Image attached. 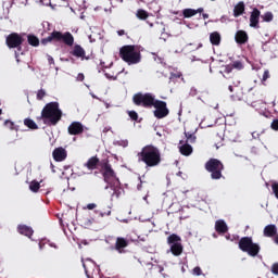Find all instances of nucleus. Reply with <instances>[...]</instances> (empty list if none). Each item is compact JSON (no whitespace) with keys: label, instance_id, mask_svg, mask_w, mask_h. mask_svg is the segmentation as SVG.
<instances>
[{"label":"nucleus","instance_id":"f257e3e1","mask_svg":"<svg viewBox=\"0 0 278 278\" xmlns=\"http://www.w3.org/2000/svg\"><path fill=\"white\" fill-rule=\"evenodd\" d=\"M139 162H143L147 168H153L160 166L162 162V153L155 146H146L141 152L138 153Z\"/></svg>","mask_w":278,"mask_h":278},{"label":"nucleus","instance_id":"f03ea898","mask_svg":"<svg viewBox=\"0 0 278 278\" xmlns=\"http://www.w3.org/2000/svg\"><path fill=\"white\" fill-rule=\"evenodd\" d=\"M62 119V110H60V103L50 102L45 105L41 111V116L39 121H42L43 125H58Z\"/></svg>","mask_w":278,"mask_h":278},{"label":"nucleus","instance_id":"7ed1b4c3","mask_svg":"<svg viewBox=\"0 0 278 278\" xmlns=\"http://www.w3.org/2000/svg\"><path fill=\"white\" fill-rule=\"evenodd\" d=\"M103 177L105 184H108L105 190H110L111 188V190H113L112 197H121V180L116 177L114 169H112V165H104Z\"/></svg>","mask_w":278,"mask_h":278},{"label":"nucleus","instance_id":"20e7f679","mask_svg":"<svg viewBox=\"0 0 278 278\" xmlns=\"http://www.w3.org/2000/svg\"><path fill=\"white\" fill-rule=\"evenodd\" d=\"M49 42H64L67 47H73L75 38L68 31L62 34V31L54 30L48 37L41 39V45L47 46Z\"/></svg>","mask_w":278,"mask_h":278},{"label":"nucleus","instance_id":"39448f33","mask_svg":"<svg viewBox=\"0 0 278 278\" xmlns=\"http://www.w3.org/2000/svg\"><path fill=\"white\" fill-rule=\"evenodd\" d=\"M119 55L124 62H127L129 66L131 64H140L142 56L140 55V50L136 46H124L119 50Z\"/></svg>","mask_w":278,"mask_h":278},{"label":"nucleus","instance_id":"423d86ee","mask_svg":"<svg viewBox=\"0 0 278 278\" xmlns=\"http://www.w3.org/2000/svg\"><path fill=\"white\" fill-rule=\"evenodd\" d=\"M239 249L243 253H248L250 257H257L262 248L260 243L253 242L252 237H243L239 240Z\"/></svg>","mask_w":278,"mask_h":278},{"label":"nucleus","instance_id":"0eeeda50","mask_svg":"<svg viewBox=\"0 0 278 278\" xmlns=\"http://www.w3.org/2000/svg\"><path fill=\"white\" fill-rule=\"evenodd\" d=\"M167 244L169 249L166 251V253H172L174 257H179L181 253H184V245L181 244V237L178 235H170L167 237Z\"/></svg>","mask_w":278,"mask_h":278},{"label":"nucleus","instance_id":"6e6552de","mask_svg":"<svg viewBox=\"0 0 278 278\" xmlns=\"http://www.w3.org/2000/svg\"><path fill=\"white\" fill-rule=\"evenodd\" d=\"M206 170L211 173L212 179H220L223 177V163L218 161L217 159H211L205 164Z\"/></svg>","mask_w":278,"mask_h":278},{"label":"nucleus","instance_id":"1a4fd4ad","mask_svg":"<svg viewBox=\"0 0 278 278\" xmlns=\"http://www.w3.org/2000/svg\"><path fill=\"white\" fill-rule=\"evenodd\" d=\"M135 105H141V108H153L155 102V96L152 93H136L132 97Z\"/></svg>","mask_w":278,"mask_h":278},{"label":"nucleus","instance_id":"9d476101","mask_svg":"<svg viewBox=\"0 0 278 278\" xmlns=\"http://www.w3.org/2000/svg\"><path fill=\"white\" fill-rule=\"evenodd\" d=\"M152 108H154V116L155 118H166L170 111L168 110V106H166V102L162 100H154V103L152 104Z\"/></svg>","mask_w":278,"mask_h":278},{"label":"nucleus","instance_id":"9b49d317","mask_svg":"<svg viewBox=\"0 0 278 278\" xmlns=\"http://www.w3.org/2000/svg\"><path fill=\"white\" fill-rule=\"evenodd\" d=\"M7 45L9 49H17L21 51V45H23V37L21 35L13 33L7 37Z\"/></svg>","mask_w":278,"mask_h":278},{"label":"nucleus","instance_id":"f8f14e48","mask_svg":"<svg viewBox=\"0 0 278 278\" xmlns=\"http://www.w3.org/2000/svg\"><path fill=\"white\" fill-rule=\"evenodd\" d=\"M83 132H84V125H81V123L79 122H73L68 126V134L71 136H78V134H83Z\"/></svg>","mask_w":278,"mask_h":278},{"label":"nucleus","instance_id":"ddd939ff","mask_svg":"<svg viewBox=\"0 0 278 278\" xmlns=\"http://www.w3.org/2000/svg\"><path fill=\"white\" fill-rule=\"evenodd\" d=\"M52 155L55 162H64L66 160V150L64 148H56L52 152Z\"/></svg>","mask_w":278,"mask_h":278},{"label":"nucleus","instance_id":"4468645a","mask_svg":"<svg viewBox=\"0 0 278 278\" xmlns=\"http://www.w3.org/2000/svg\"><path fill=\"white\" fill-rule=\"evenodd\" d=\"M179 152L181 153V155H192V146H190V143L185 142L184 140H180L179 142Z\"/></svg>","mask_w":278,"mask_h":278},{"label":"nucleus","instance_id":"2eb2a0df","mask_svg":"<svg viewBox=\"0 0 278 278\" xmlns=\"http://www.w3.org/2000/svg\"><path fill=\"white\" fill-rule=\"evenodd\" d=\"M260 10L253 9L250 16V27H260Z\"/></svg>","mask_w":278,"mask_h":278},{"label":"nucleus","instance_id":"dca6fc26","mask_svg":"<svg viewBox=\"0 0 278 278\" xmlns=\"http://www.w3.org/2000/svg\"><path fill=\"white\" fill-rule=\"evenodd\" d=\"M237 45H245L249 40V35L244 30H238L235 36Z\"/></svg>","mask_w":278,"mask_h":278},{"label":"nucleus","instance_id":"f3484780","mask_svg":"<svg viewBox=\"0 0 278 278\" xmlns=\"http://www.w3.org/2000/svg\"><path fill=\"white\" fill-rule=\"evenodd\" d=\"M263 233L265 238H273L274 236H277V226L275 224L267 225L264 228Z\"/></svg>","mask_w":278,"mask_h":278},{"label":"nucleus","instance_id":"a211bd4d","mask_svg":"<svg viewBox=\"0 0 278 278\" xmlns=\"http://www.w3.org/2000/svg\"><path fill=\"white\" fill-rule=\"evenodd\" d=\"M228 229L229 228L227 227V223H225V220L218 219L215 222V230L217 233H227Z\"/></svg>","mask_w":278,"mask_h":278},{"label":"nucleus","instance_id":"6ab92c4d","mask_svg":"<svg viewBox=\"0 0 278 278\" xmlns=\"http://www.w3.org/2000/svg\"><path fill=\"white\" fill-rule=\"evenodd\" d=\"M18 233H21L22 236H26L27 238H31V236H34V229H31V227L26 226V225H20L17 227Z\"/></svg>","mask_w":278,"mask_h":278},{"label":"nucleus","instance_id":"aec40b11","mask_svg":"<svg viewBox=\"0 0 278 278\" xmlns=\"http://www.w3.org/2000/svg\"><path fill=\"white\" fill-rule=\"evenodd\" d=\"M72 55H74V58H81L83 60H85L86 50H84V48H81V46L76 45L72 51Z\"/></svg>","mask_w":278,"mask_h":278},{"label":"nucleus","instance_id":"412c9836","mask_svg":"<svg viewBox=\"0 0 278 278\" xmlns=\"http://www.w3.org/2000/svg\"><path fill=\"white\" fill-rule=\"evenodd\" d=\"M98 165H99V159H98L97 156L90 157V159L85 163V166H86L89 170H94V168H97Z\"/></svg>","mask_w":278,"mask_h":278},{"label":"nucleus","instance_id":"4be33fe9","mask_svg":"<svg viewBox=\"0 0 278 278\" xmlns=\"http://www.w3.org/2000/svg\"><path fill=\"white\" fill-rule=\"evenodd\" d=\"M125 247H127V240H125V238L118 237L116 239L115 250L118 251V253H123V249H125Z\"/></svg>","mask_w":278,"mask_h":278},{"label":"nucleus","instance_id":"5701e85b","mask_svg":"<svg viewBox=\"0 0 278 278\" xmlns=\"http://www.w3.org/2000/svg\"><path fill=\"white\" fill-rule=\"evenodd\" d=\"M210 42L211 45L218 47V45H220V33L218 31L211 33Z\"/></svg>","mask_w":278,"mask_h":278},{"label":"nucleus","instance_id":"b1692460","mask_svg":"<svg viewBox=\"0 0 278 278\" xmlns=\"http://www.w3.org/2000/svg\"><path fill=\"white\" fill-rule=\"evenodd\" d=\"M242 14H244V2H239L237 5H235L233 16L238 18V16H242Z\"/></svg>","mask_w":278,"mask_h":278},{"label":"nucleus","instance_id":"393cba45","mask_svg":"<svg viewBox=\"0 0 278 278\" xmlns=\"http://www.w3.org/2000/svg\"><path fill=\"white\" fill-rule=\"evenodd\" d=\"M182 16H185V18H192V16H197V10H194V9H185L182 11Z\"/></svg>","mask_w":278,"mask_h":278},{"label":"nucleus","instance_id":"a878e982","mask_svg":"<svg viewBox=\"0 0 278 278\" xmlns=\"http://www.w3.org/2000/svg\"><path fill=\"white\" fill-rule=\"evenodd\" d=\"M24 125L28 127V129H38V124L31 118L24 119Z\"/></svg>","mask_w":278,"mask_h":278},{"label":"nucleus","instance_id":"bb28decb","mask_svg":"<svg viewBox=\"0 0 278 278\" xmlns=\"http://www.w3.org/2000/svg\"><path fill=\"white\" fill-rule=\"evenodd\" d=\"M28 43L31 45V47H38V45H40V40L38 39V37L34 36V35H28Z\"/></svg>","mask_w":278,"mask_h":278},{"label":"nucleus","instance_id":"cd10ccee","mask_svg":"<svg viewBox=\"0 0 278 278\" xmlns=\"http://www.w3.org/2000/svg\"><path fill=\"white\" fill-rule=\"evenodd\" d=\"M29 190L30 192H38V190H40V182L38 180L30 181Z\"/></svg>","mask_w":278,"mask_h":278},{"label":"nucleus","instance_id":"c85d7f7f","mask_svg":"<svg viewBox=\"0 0 278 278\" xmlns=\"http://www.w3.org/2000/svg\"><path fill=\"white\" fill-rule=\"evenodd\" d=\"M266 102L257 101V102H252L251 108H254L255 110H266Z\"/></svg>","mask_w":278,"mask_h":278},{"label":"nucleus","instance_id":"c756f323","mask_svg":"<svg viewBox=\"0 0 278 278\" xmlns=\"http://www.w3.org/2000/svg\"><path fill=\"white\" fill-rule=\"evenodd\" d=\"M185 136L187 138V141H185V142H190L191 144H194V142H197V136H194V134L185 132Z\"/></svg>","mask_w":278,"mask_h":278},{"label":"nucleus","instance_id":"7c9ffc66","mask_svg":"<svg viewBox=\"0 0 278 278\" xmlns=\"http://www.w3.org/2000/svg\"><path fill=\"white\" fill-rule=\"evenodd\" d=\"M137 17L140 18V21H146V18H149V13L142 9L137 11Z\"/></svg>","mask_w":278,"mask_h":278},{"label":"nucleus","instance_id":"2f4dec72","mask_svg":"<svg viewBox=\"0 0 278 278\" xmlns=\"http://www.w3.org/2000/svg\"><path fill=\"white\" fill-rule=\"evenodd\" d=\"M263 21H265V23H270V21H273L274 15L271 12H266L263 16H262Z\"/></svg>","mask_w":278,"mask_h":278},{"label":"nucleus","instance_id":"473e14b6","mask_svg":"<svg viewBox=\"0 0 278 278\" xmlns=\"http://www.w3.org/2000/svg\"><path fill=\"white\" fill-rule=\"evenodd\" d=\"M114 144H116L117 147H128L129 146V141L127 139L125 140H117V141H114Z\"/></svg>","mask_w":278,"mask_h":278},{"label":"nucleus","instance_id":"72a5a7b5","mask_svg":"<svg viewBox=\"0 0 278 278\" xmlns=\"http://www.w3.org/2000/svg\"><path fill=\"white\" fill-rule=\"evenodd\" d=\"M93 224H94V218H85L83 222V225H85V227H92Z\"/></svg>","mask_w":278,"mask_h":278},{"label":"nucleus","instance_id":"f704fd0d","mask_svg":"<svg viewBox=\"0 0 278 278\" xmlns=\"http://www.w3.org/2000/svg\"><path fill=\"white\" fill-rule=\"evenodd\" d=\"M232 68H237V71H242V68H244V65L240 61H235L232 63Z\"/></svg>","mask_w":278,"mask_h":278},{"label":"nucleus","instance_id":"c9c22d12","mask_svg":"<svg viewBox=\"0 0 278 278\" xmlns=\"http://www.w3.org/2000/svg\"><path fill=\"white\" fill-rule=\"evenodd\" d=\"M128 115L131 121H138V113L136 111H128Z\"/></svg>","mask_w":278,"mask_h":278},{"label":"nucleus","instance_id":"e433bc0d","mask_svg":"<svg viewBox=\"0 0 278 278\" xmlns=\"http://www.w3.org/2000/svg\"><path fill=\"white\" fill-rule=\"evenodd\" d=\"M47 94V92H45V90H39L38 92H37V99L39 100V101H42V99H45V96Z\"/></svg>","mask_w":278,"mask_h":278},{"label":"nucleus","instance_id":"4c0bfd02","mask_svg":"<svg viewBox=\"0 0 278 278\" xmlns=\"http://www.w3.org/2000/svg\"><path fill=\"white\" fill-rule=\"evenodd\" d=\"M181 77V72L170 73L169 79H179Z\"/></svg>","mask_w":278,"mask_h":278},{"label":"nucleus","instance_id":"58836bf2","mask_svg":"<svg viewBox=\"0 0 278 278\" xmlns=\"http://www.w3.org/2000/svg\"><path fill=\"white\" fill-rule=\"evenodd\" d=\"M270 127H271V129H274V131H278V119H274L271 122Z\"/></svg>","mask_w":278,"mask_h":278},{"label":"nucleus","instance_id":"ea45409f","mask_svg":"<svg viewBox=\"0 0 278 278\" xmlns=\"http://www.w3.org/2000/svg\"><path fill=\"white\" fill-rule=\"evenodd\" d=\"M189 94L190 97H197V94H199V91L197 90L195 87H191Z\"/></svg>","mask_w":278,"mask_h":278},{"label":"nucleus","instance_id":"a19ab883","mask_svg":"<svg viewBox=\"0 0 278 278\" xmlns=\"http://www.w3.org/2000/svg\"><path fill=\"white\" fill-rule=\"evenodd\" d=\"M273 275H278V263L271 265Z\"/></svg>","mask_w":278,"mask_h":278},{"label":"nucleus","instance_id":"79ce46f5","mask_svg":"<svg viewBox=\"0 0 278 278\" xmlns=\"http://www.w3.org/2000/svg\"><path fill=\"white\" fill-rule=\"evenodd\" d=\"M201 274H202L201 267L193 268V275H195L197 277H201Z\"/></svg>","mask_w":278,"mask_h":278},{"label":"nucleus","instance_id":"37998d69","mask_svg":"<svg viewBox=\"0 0 278 278\" xmlns=\"http://www.w3.org/2000/svg\"><path fill=\"white\" fill-rule=\"evenodd\" d=\"M4 125L9 128V129H14V123L13 122H11V121H5L4 122Z\"/></svg>","mask_w":278,"mask_h":278},{"label":"nucleus","instance_id":"c03bdc74","mask_svg":"<svg viewBox=\"0 0 278 278\" xmlns=\"http://www.w3.org/2000/svg\"><path fill=\"white\" fill-rule=\"evenodd\" d=\"M252 138H253L254 140H258V138H260V132L253 131V132H252Z\"/></svg>","mask_w":278,"mask_h":278},{"label":"nucleus","instance_id":"a18cd8bd","mask_svg":"<svg viewBox=\"0 0 278 278\" xmlns=\"http://www.w3.org/2000/svg\"><path fill=\"white\" fill-rule=\"evenodd\" d=\"M111 215H112V211H108L106 213L100 212L101 218H103V216H111Z\"/></svg>","mask_w":278,"mask_h":278},{"label":"nucleus","instance_id":"49530a36","mask_svg":"<svg viewBox=\"0 0 278 278\" xmlns=\"http://www.w3.org/2000/svg\"><path fill=\"white\" fill-rule=\"evenodd\" d=\"M268 77H269V73H268V71H265L263 74V81H266V79H268Z\"/></svg>","mask_w":278,"mask_h":278},{"label":"nucleus","instance_id":"de8ad7c7","mask_svg":"<svg viewBox=\"0 0 278 278\" xmlns=\"http://www.w3.org/2000/svg\"><path fill=\"white\" fill-rule=\"evenodd\" d=\"M84 78L85 77H84L83 73L78 74L77 77H76L77 81H84Z\"/></svg>","mask_w":278,"mask_h":278},{"label":"nucleus","instance_id":"09e8293b","mask_svg":"<svg viewBox=\"0 0 278 278\" xmlns=\"http://www.w3.org/2000/svg\"><path fill=\"white\" fill-rule=\"evenodd\" d=\"M94 207H97V204L94 203H90L87 205V210H94Z\"/></svg>","mask_w":278,"mask_h":278},{"label":"nucleus","instance_id":"8fccbe9b","mask_svg":"<svg viewBox=\"0 0 278 278\" xmlns=\"http://www.w3.org/2000/svg\"><path fill=\"white\" fill-rule=\"evenodd\" d=\"M48 62L49 64H55V61L53 60V56L48 55Z\"/></svg>","mask_w":278,"mask_h":278},{"label":"nucleus","instance_id":"3c124183","mask_svg":"<svg viewBox=\"0 0 278 278\" xmlns=\"http://www.w3.org/2000/svg\"><path fill=\"white\" fill-rule=\"evenodd\" d=\"M166 38H168V35L163 33L161 35V40H164V42H166Z\"/></svg>","mask_w":278,"mask_h":278},{"label":"nucleus","instance_id":"603ef678","mask_svg":"<svg viewBox=\"0 0 278 278\" xmlns=\"http://www.w3.org/2000/svg\"><path fill=\"white\" fill-rule=\"evenodd\" d=\"M227 21H229V18H228L227 16L223 15V16L220 17V22H222V23H227Z\"/></svg>","mask_w":278,"mask_h":278},{"label":"nucleus","instance_id":"864d4df0","mask_svg":"<svg viewBox=\"0 0 278 278\" xmlns=\"http://www.w3.org/2000/svg\"><path fill=\"white\" fill-rule=\"evenodd\" d=\"M117 35H118V36H125V30H124V29L117 30Z\"/></svg>","mask_w":278,"mask_h":278},{"label":"nucleus","instance_id":"5fc2aeb1","mask_svg":"<svg viewBox=\"0 0 278 278\" xmlns=\"http://www.w3.org/2000/svg\"><path fill=\"white\" fill-rule=\"evenodd\" d=\"M275 237H274V242H275V244H277L278 245V235L276 233V235H274Z\"/></svg>","mask_w":278,"mask_h":278},{"label":"nucleus","instance_id":"6e6d98bb","mask_svg":"<svg viewBox=\"0 0 278 278\" xmlns=\"http://www.w3.org/2000/svg\"><path fill=\"white\" fill-rule=\"evenodd\" d=\"M201 12H203V8H199L198 10H195V14H201Z\"/></svg>","mask_w":278,"mask_h":278},{"label":"nucleus","instance_id":"4d7b16f0","mask_svg":"<svg viewBox=\"0 0 278 278\" xmlns=\"http://www.w3.org/2000/svg\"><path fill=\"white\" fill-rule=\"evenodd\" d=\"M15 59H16V62L18 64V62H21V60L18 59V52L17 51H15Z\"/></svg>","mask_w":278,"mask_h":278},{"label":"nucleus","instance_id":"13d9d810","mask_svg":"<svg viewBox=\"0 0 278 278\" xmlns=\"http://www.w3.org/2000/svg\"><path fill=\"white\" fill-rule=\"evenodd\" d=\"M202 17L205 20V18H210V14H206V13H204V14H202Z\"/></svg>","mask_w":278,"mask_h":278},{"label":"nucleus","instance_id":"bf43d9fd","mask_svg":"<svg viewBox=\"0 0 278 278\" xmlns=\"http://www.w3.org/2000/svg\"><path fill=\"white\" fill-rule=\"evenodd\" d=\"M225 71H226V73H230L231 72V67L228 66V67H226Z\"/></svg>","mask_w":278,"mask_h":278},{"label":"nucleus","instance_id":"052dcab7","mask_svg":"<svg viewBox=\"0 0 278 278\" xmlns=\"http://www.w3.org/2000/svg\"><path fill=\"white\" fill-rule=\"evenodd\" d=\"M228 90H229L230 92H233V86H229V87H228Z\"/></svg>","mask_w":278,"mask_h":278},{"label":"nucleus","instance_id":"680f3d73","mask_svg":"<svg viewBox=\"0 0 278 278\" xmlns=\"http://www.w3.org/2000/svg\"><path fill=\"white\" fill-rule=\"evenodd\" d=\"M104 105H105L106 110L110 109V103L104 102Z\"/></svg>","mask_w":278,"mask_h":278},{"label":"nucleus","instance_id":"e2e57ef3","mask_svg":"<svg viewBox=\"0 0 278 278\" xmlns=\"http://www.w3.org/2000/svg\"><path fill=\"white\" fill-rule=\"evenodd\" d=\"M22 3H24V5H27V0H21Z\"/></svg>","mask_w":278,"mask_h":278},{"label":"nucleus","instance_id":"0e129e2a","mask_svg":"<svg viewBox=\"0 0 278 278\" xmlns=\"http://www.w3.org/2000/svg\"><path fill=\"white\" fill-rule=\"evenodd\" d=\"M105 77H106L108 79H112V76H110V74H105Z\"/></svg>","mask_w":278,"mask_h":278},{"label":"nucleus","instance_id":"69168bd1","mask_svg":"<svg viewBox=\"0 0 278 278\" xmlns=\"http://www.w3.org/2000/svg\"><path fill=\"white\" fill-rule=\"evenodd\" d=\"M50 247H53L54 249H58V247L54 243H50Z\"/></svg>","mask_w":278,"mask_h":278},{"label":"nucleus","instance_id":"338daca9","mask_svg":"<svg viewBox=\"0 0 278 278\" xmlns=\"http://www.w3.org/2000/svg\"><path fill=\"white\" fill-rule=\"evenodd\" d=\"M141 188H142V185H138V186H137V189H138V190H141Z\"/></svg>","mask_w":278,"mask_h":278},{"label":"nucleus","instance_id":"774afa93","mask_svg":"<svg viewBox=\"0 0 278 278\" xmlns=\"http://www.w3.org/2000/svg\"><path fill=\"white\" fill-rule=\"evenodd\" d=\"M190 190L184 191V194H189Z\"/></svg>","mask_w":278,"mask_h":278}]
</instances>
